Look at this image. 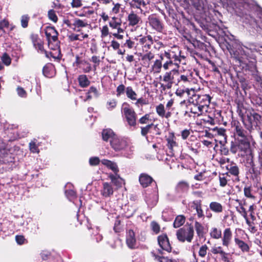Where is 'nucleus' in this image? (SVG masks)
<instances>
[{
  "instance_id": "obj_1",
  "label": "nucleus",
  "mask_w": 262,
  "mask_h": 262,
  "mask_svg": "<svg viewBox=\"0 0 262 262\" xmlns=\"http://www.w3.org/2000/svg\"><path fill=\"white\" fill-rule=\"evenodd\" d=\"M231 57L234 59L235 64L243 71L250 72L253 74L255 70V53L257 52L256 46L253 45L250 48L238 44L232 48L230 45L227 46Z\"/></svg>"
},
{
  "instance_id": "obj_2",
  "label": "nucleus",
  "mask_w": 262,
  "mask_h": 262,
  "mask_svg": "<svg viewBox=\"0 0 262 262\" xmlns=\"http://www.w3.org/2000/svg\"><path fill=\"white\" fill-rule=\"evenodd\" d=\"M235 7L234 11L236 15L241 17L243 23L253 29V33H260L262 30V12L258 13L257 19H255L249 14V6L248 4H237L235 5Z\"/></svg>"
},
{
  "instance_id": "obj_3",
  "label": "nucleus",
  "mask_w": 262,
  "mask_h": 262,
  "mask_svg": "<svg viewBox=\"0 0 262 262\" xmlns=\"http://www.w3.org/2000/svg\"><path fill=\"white\" fill-rule=\"evenodd\" d=\"M180 51L176 53L172 50H168L160 55V58L164 61L163 68L165 71L170 69L171 70L172 69L179 70L181 59L183 58L180 55Z\"/></svg>"
},
{
  "instance_id": "obj_4",
  "label": "nucleus",
  "mask_w": 262,
  "mask_h": 262,
  "mask_svg": "<svg viewBox=\"0 0 262 262\" xmlns=\"http://www.w3.org/2000/svg\"><path fill=\"white\" fill-rule=\"evenodd\" d=\"M111 145L116 151L121 150L126 151L127 157H128L133 150V146H132L127 139L117 136L114 138L112 140H111Z\"/></svg>"
},
{
  "instance_id": "obj_5",
  "label": "nucleus",
  "mask_w": 262,
  "mask_h": 262,
  "mask_svg": "<svg viewBox=\"0 0 262 262\" xmlns=\"http://www.w3.org/2000/svg\"><path fill=\"white\" fill-rule=\"evenodd\" d=\"M122 112L124 117L126 126L130 129H135L137 127V114L134 110L129 107H124Z\"/></svg>"
},
{
  "instance_id": "obj_6",
  "label": "nucleus",
  "mask_w": 262,
  "mask_h": 262,
  "mask_svg": "<svg viewBox=\"0 0 262 262\" xmlns=\"http://www.w3.org/2000/svg\"><path fill=\"white\" fill-rule=\"evenodd\" d=\"M194 235L193 226L190 225L187 227H183L177 232V236L179 241L184 242L185 241L191 242Z\"/></svg>"
},
{
  "instance_id": "obj_7",
  "label": "nucleus",
  "mask_w": 262,
  "mask_h": 262,
  "mask_svg": "<svg viewBox=\"0 0 262 262\" xmlns=\"http://www.w3.org/2000/svg\"><path fill=\"white\" fill-rule=\"evenodd\" d=\"M46 35L48 39L49 45L51 46L52 41L54 43V47H51L53 50L59 49V42L58 40V33L54 27H49L46 31Z\"/></svg>"
},
{
  "instance_id": "obj_8",
  "label": "nucleus",
  "mask_w": 262,
  "mask_h": 262,
  "mask_svg": "<svg viewBox=\"0 0 262 262\" xmlns=\"http://www.w3.org/2000/svg\"><path fill=\"white\" fill-rule=\"evenodd\" d=\"M179 70L176 69H172L169 72H166L163 77V81L166 84H161V87L163 90L170 89L172 87V83H173L174 75L178 74Z\"/></svg>"
},
{
  "instance_id": "obj_9",
  "label": "nucleus",
  "mask_w": 262,
  "mask_h": 262,
  "mask_svg": "<svg viewBox=\"0 0 262 262\" xmlns=\"http://www.w3.org/2000/svg\"><path fill=\"white\" fill-rule=\"evenodd\" d=\"M192 103L196 105H199L205 111H207L210 102V97L208 95H193L192 97Z\"/></svg>"
},
{
  "instance_id": "obj_10",
  "label": "nucleus",
  "mask_w": 262,
  "mask_h": 262,
  "mask_svg": "<svg viewBox=\"0 0 262 262\" xmlns=\"http://www.w3.org/2000/svg\"><path fill=\"white\" fill-rule=\"evenodd\" d=\"M189 188V184L187 181H179L175 187L176 194L180 197L184 196L188 192Z\"/></svg>"
},
{
  "instance_id": "obj_11",
  "label": "nucleus",
  "mask_w": 262,
  "mask_h": 262,
  "mask_svg": "<svg viewBox=\"0 0 262 262\" xmlns=\"http://www.w3.org/2000/svg\"><path fill=\"white\" fill-rule=\"evenodd\" d=\"M158 244L163 250L170 252L171 247L170 245L168 238L166 234L161 235L158 237Z\"/></svg>"
},
{
  "instance_id": "obj_12",
  "label": "nucleus",
  "mask_w": 262,
  "mask_h": 262,
  "mask_svg": "<svg viewBox=\"0 0 262 262\" xmlns=\"http://www.w3.org/2000/svg\"><path fill=\"white\" fill-rule=\"evenodd\" d=\"M167 146L169 150L172 152L178 147V144L176 142V138L173 133H170L166 137Z\"/></svg>"
},
{
  "instance_id": "obj_13",
  "label": "nucleus",
  "mask_w": 262,
  "mask_h": 262,
  "mask_svg": "<svg viewBox=\"0 0 262 262\" xmlns=\"http://www.w3.org/2000/svg\"><path fill=\"white\" fill-rule=\"evenodd\" d=\"M127 20L128 22V26L132 27L137 26L142 22L141 17L133 11L128 14Z\"/></svg>"
},
{
  "instance_id": "obj_14",
  "label": "nucleus",
  "mask_w": 262,
  "mask_h": 262,
  "mask_svg": "<svg viewBox=\"0 0 262 262\" xmlns=\"http://www.w3.org/2000/svg\"><path fill=\"white\" fill-rule=\"evenodd\" d=\"M126 243L127 246L130 249H134L136 247V239L134 232L129 230L126 233Z\"/></svg>"
},
{
  "instance_id": "obj_15",
  "label": "nucleus",
  "mask_w": 262,
  "mask_h": 262,
  "mask_svg": "<svg viewBox=\"0 0 262 262\" xmlns=\"http://www.w3.org/2000/svg\"><path fill=\"white\" fill-rule=\"evenodd\" d=\"M149 23L153 29L161 31L163 28L162 24L159 19L154 15L149 16L148 17Z\"/></svg>"
},
{
  "instance_id": "obj_16",
  "label": "nucleus",
  "mask_w": 262,
  "mask_h": 262,
  "mask_svg": "<svg viewBox=\"0 0 262 262\" xmlns=\"http://www.w3.org/2000/svg\"><path fill=\"white\" fill-rule=\"evenodd\" d=\"M43 75L47 78H52L55 75V67L52 63L46 64L42 69Z\"/></svg>"
},
{
  "instance_id": "obj_17",
  "label": "nucleus",
  "mask_w": 262,
  "mask_h": 262,
  "mask_svg": "<svg viewBox=\"0 0 262 262\" xmlns=\"http://www.w3.org/2000/svg\"><path fill=\"white\" fill-rule=\"evenodd\" d=\"M232 237V233L229 228H226L223 232L222 237V244L224 246L228 247L230 245Z\"/></svg>"
},
{
  "instance_id": "obj_18",
  "label": "nucleus",
  "mask_w": 262,
  "mask_h": 262,
  "mask_svg": "<svg viewBox=\"0 0 262 262\" xmlns=\"http://www.w3.org/2000/svg\"><path fill=\"white\" fill-rule=\"evenodd\" d=\"M114 189L111 183L104 182L101 190V194L105 197H109L113 194Z\"/></svg>"
},
{
  "instance_id": "obj_19",
  "label": "nucleus",
  "mask_w": 262,
  "mask_h": 262,
  "mask_svg": "<svg viewBox=\"0 0 262 262\" xmlns=\"http://www.w3.org/2000/svg\"><path fill=\"white\" fill-rule=\"evenodd\" d=\"M237 147L239 151L248 152L250 150V143L246 138H242L238 140Z\"/></svg>"
},
{
  "instance_id": "obj_20",
  "label": "nucleus",
  "mask_w": 262,
  "mask_h": 262,
  "mask_svg": "<svg viewBox=\"0 0 262 262\" xmlns=\"http://www.w3.org/2000/svg\"><path fill=\"white\" fill-rule=\"evenodd\" d=\"M141 185L143 187H147L153 181V179L146 173H141L139 178Z\"/></svg>"
},
{
  "instance_id": "obj_21",
  "label": "nucleus",
  "mask_w": 262,
  "mask_h": 262,
  "mask_svg": "<svg viewBox=\"0 0 262 262\" xmlns=\"http://www.w3.org/2000/svg\"><path fill=\"white\" fill-rule=\"evenodd\" d=\"M102 139L105 141L112 140L114 138L116 137L117 135L114 133L112 129L108 128L104 129L102 133Z\"/></svg>"
},
{
  "instance_id": "obj_22",
  "label": "nucleus",
  "mask_w": 262,
  "mask_h": 262,
  "mask_svg": "<svg viewBox=\"0 0 262 262\" xmlns=\"http://www.w3.org/2000/svg\"><path fill=\"white\" fill-rule=\"evenodd\" d=\"M101 163L111 169L114 173H118L119 169L116 163L107 159H103L101 161Z\"/></svg>"
},
{
  "instance_id": "obj_23",
  "label": "nucleus",
  "mask_w": 262,
  "mask_h": 262,
  "mask_svg": "<svg viewBox=\"0 0 262 262\" xmlns=\"http://www.w3.org/2000/svg\"><path fill=\"white\" fill-rule=\"evenodd\" d=\"M109 178L111 180L112 182L117 187H120L123 183V179L118 174V173L114 174H110Z\"/></svg>"
},
{
  "instance_id": "obj_24",
  "label": "nucleus",
  "mask_w": 262,
  "mask_h": 262,
  "mask_svg": "<svg viewBox=\"0 0 262 262\" xmlns=\"http://www.w3.org/2000/svg\"><path fill=\"white\" fill-rule=\"evenodd\" d=\"M99 96V93L97 89L92 86L86 93V99L85 100H89L93 97L97 98Z\"/></svg>"
},
{
  "instance_id": "obj_25",
  "label": "nucleus",
  "mask_w": 262,
  "mask_h": 262,
  "mask_svg": "<svg viewBox=\"0 0 262 262\" xmlns=\"http://www.w3.org/2000/svg\"><path fill=\"white\" fill-rule=\"evenodd\" d=\"M77 79L79 86L82 88L88 87L91 83L87 76L84 74L79 75Z\"/></svg>"
},
{
  "instance_id": "obj_26",
  "label": "nucleus",
  "mask_w": 262,
  "mask_h": 262,
  "mask_svg": "<svg viewBox=\"0 0 262 262\" xmlns=\"http://www.w3.org/2000/svg\"><path fill=\"white\" fill-rule=\"evenodd\" d=\"M33 46L38 53L45 54L48 56L47 52L44 50L42 42L40 39L33 40Z\"/></svg>"
},
{
  "instance_id": "obj_27",
  "label": "nucleus",
  "mask_w": 262,
  "mask_h": 262,
  "mask_svg": "<svg viewBox=\"0 0 262 262\" xmlns=\"http://www.w3.org/2000/svg\"><path fill=\"white\" fill-rule=\"evenodd\" d=\"M189 106L190 107V112L194 114H196L198 116L202 115L203 112L205 111V110L203 108H202L201 106L195 104H193L192 102L189 105Z\"/></svg>"
},
{
  "instance_id": "obj_28",
  "label": "nucleus",
  "mask_w": 262,
  "mask_h": 262,
  "mask_svg": "<svg viewBox=\"0 0 262 262\" xmlns=\"http://www.w3.org/2000/svg\"><path fill=\"white\" fill-rule=\"evenodd\" d=\"M234 241L235 244L243 252H248L249 251L250 248L249 246L244 241L237 238H235Z\"/></svg>"
},
{
  "instance_id": "obj_29",
  "label": "nucleus",
  "mask_w": 262,
  "mask_h": 262,
  "mask_svg": "<svg viewBox=\"0 0 262 262\" xmlns=\"http://www.w3.org/2000/svg\"><path fill=\"white\" fill-rule=\"evenodd\" d=\"M209 208L215 213H221L223 211V206L217 202H212L209 204Z\"/></svg>"
},
{
  "instance_id": "obj_30",
  "label": "nucleus",
  "mask_w": 262,
  "mask_h": 262,
  "mask_svg": "<svg viewBox=\"0 0 262 262\" xmlns=\"http://www.w3.org/2000/svg\"><path fill=\"white\" fill-rule=\"evenodd\" d=\"M192 207L195 209L198 217L201 218L204 216V214L201 207V204L198 201H193Z\"/></svg>"
},
{
  "instance_id": "obj_31",
  "label": "nucleus",
  "mask_w": 262,
  "mask_h": 262,
  "mask_svg": "<svg viewBox=\"0 0 262 262\" xmlns=\"http://www.w3.org/2000/svg\"><path fill=\"white\" fill-rule=\"evenodd\" d=\"M185 222V217L183 215H178L173 222V225L175 228H179L183 225Z\"/></svg>"
},
{
  "instance_id": "obj_32",
  "label": "nucleus",
  "mask_w": 262,
  "mask_h": 262,
  "mask_svg": "<svg viewBox=\"0 0 262 262\" xmlns=\"http://www.w3.org/2000/svg\"><path fill=\"white\" fill-rule=\"evenodd\" d=\"M126 95L128 98L132 100H137V94L131 86L126 88Z\"/></svg>"
},
{
  "instance_id": "obj_33",
  "label": "nucleus",
  "mask_w": 262,
  "mask_h": 262,
  "mask_svg": "<svg viewBox=\"0 0 262 262\" xmlns=\"http://www.w3.org/2000/svg\"><path fill=\"white\" fill-rule=\"evenodd\" d=\"M211 251L213 254H219L222 259H225L226 258V255L227 254L223 251L222 247L221 246L213 247L211 249Z\"/></svg>"
},
{
  "instance_id": "obj_34",
  "label": "nucleus",
  "mask_w": 262,
  "mask_h": 262,
  "mask_svg": "<svg viewBox=\"0 0 262 262\" xmlns=\"http://www.w3.org/2000/svg\"><path fill=\"white\" fill-rule=\"evenodd\" d=\"M73 26H74L75 28H84L88 26L89 24L88 22L85 20H81L79 18H75L74 19V22L73 23Z\"/></svg>"
},
{
  "instance_id": "obj_35",
  "label": "nucleus",
  "mask_w": 262,
  "mask_h": 262,
  "mask_svg": "<svg viewBox=\"0 0 262 262\" xmlns=\"http://www.w3.org/2000/svg\"><path fill=\"white\" fill-rule=\"evenodd\" d=\"M229 172L235 177H238L239 174V168L235 164H231L227 167Z\"/></svg>"
},
{
  "instance_id": "obj_36",
  "label": "nucleus",
  "mask_w": 262,
  "mask_h": 262,
  "mask_svg": "<svg viewBox=\"0 0 262 262\" xmlns=\"http://www.w3.org/2000/svg\"><path fill=\"white\" fill-rule=\"evenodd\" d=\"M158 196L156 194H152L148 198H146V202L149 207H152L157 204Z\"/></svg>"
},
{
  "instance_id": "obj_37",
  "label": "nucleus",
  "mask_w": 262,
  "mask_h": 262,
  "mask_svg": "<svg viewBox=\"0 0 262 262\" xmlns=\"http://www.w3.org/2000/svg\"><path fill=\"white\" fill-rule=\"evenodd\" d=\"M192 5L198 10L202 11L204 9V4L203 0H189Z\"/></svg>"
},
{
  "instance_id": "obj_38",
  "label": "nucleus",
  "mask_w": 262,
  "mask_h": 262,
  "mask_svg": "<svg viewBox=\"0 0 262 262\" xmlns=\"http://www.w3.org/2000/svg\"><path fill=\"white\" fill-rule=\"evenodd\" d=\"M194 228L196 233L199 237H202L204 235V228L203 226L199 222L195 221Z\"/></svg>"
},
{
  "instance_id": "obj_39",
  "label": "nucleus",
  "mask_w": 262,
  "mask_h": 262,
  "mask_svg": "<svg viewBox=\"0 0 262 262\" xmlns=\"http://www.w3.org/2000/svg\"><path fill=\"white\" fill-rule=\"evenodd\" d=\"M161 59H157L152 65V69L156 73H160L161 72L162 68H163V64L162 63Z\"/></svg>"
},
{
  "instance_id": "obj_40",
  "label": "nucleus",
  "mask_w": 262,
  "mask_h": 262,
  "mask_svg": "<svg viewBox=\"0 0 262 262\" xmlns=\"http://www.w3.org/2000/svg\"><path fill=\"white\" fill-rule=\"evenodd\" d=\"M210 234L211 236L215 239H219L221 238L222 236L221 230L216 228H212L211 229Z\"/></svg>"
},
{
  "instance_id": "obj_41",
  "label": "nucleus",
  "mask_w": 262,
  "mask_h": 262,
  "mask_svg": "<svg viewBox=\"0 0 262 262\" xmlns=\"http://www.w3.org/2000/svg\"><path fill=\"white\" fill-rule=\"evenodd\" d=\"M131 5L133 7L141 9L142 6L145 7L146 6V3L143 0H132Z\"/></svg>"
},
{
  "instance_id": "obj_42",
  "label": "nucleus",
  "mask_w": 262,
  "mask_h": 262,
  "mask_svg": "<svg viewBox=\"0 0 262 262\" xmlns=\"http://www.w3.org/2000/svg\"><path fill=\"white\" fill-rule=\"evenodd\" d=\"M65 194L67 199L70 201H72L76 198V192L72 189L66 190L65 191Z\"/></svg>"
},
{
  "instance_id": "obj_43",
  "label": "nucleus",
  "mask_w": 262,
  "mask_h": 262,
  "mask_svg": "<svg viewBox=\"0 0 262 262\" xmlns=\"http://www.w3.org/2000/svg\"><path fill=\"white\" fill-rule=\"evenodd\" d=\"M36 140L34 139L29 143L30 150L33 153H38L39 152V150L38 149V146L36 143Z\"/></svg>"
},
{
  "instance_id": "obj_44",
  "label": "nucleus",
  "mask_w": 262,
  "mask_h": 262,
  "mask_svg": "<svg viewBox=\"0 0 262 262\" xmlns=\"http://www.w3.org/2000/svg\"><path fill=\"white\" fill-rule=\"evenodd\" d=\"M156 113L160 117L163 118V116L165 115L164 113L166 112L163 104L160 103L157 105L156 107Z\"/></svg>"
},
{
  "instance_id": "obj_45",
  "label": "nucleus",
  "mask_w": 262,
  "mask_h": 262,
  "mask_svg": "<svg viewBox=\"0 0 262 262\" xmlns=\"http://www.w3.org/2000/svg\"><path fill=\"white\" fill-rule=\"evenodd\" d=\"M1 60L3 63L6 66L10 65L11 63V58L6 53L3 54L1 57Z\"/></svg>"
},
{
  "instance_id": "obj_46",
  "label": "nucleus",
  "mask_w": 262,
  "mask_h": 262,
  "mask_svg": "<svg viewBox=\"0 0 262 262\" xmlns=\"http://www.w3.org/2000/svg\"><path fill=\"white\" fill-rule=\"evenodd\" d=\"M251 101L254 105L262 108V96H253Z\"/></svg>"
},
{
  "instance_id": "obj_47",
  "label": "nucleus",
  "mask_w": 262,
  "mask_h": 262,
  "mask_svg": "<svg viewBox=\"0 0 262 262\" xmlns=\"http://www.w3.org/2000/svg\"><path fill=\"white\" fill-rule=\"evenodd\" d=\"M235 132L236 135L241 137L242 138H246V132L242 128V127L239 125H236L235 126Z\"/></svg>"
},
{
  "instance_id": "obj_48",
  "label": "nucleus",
  "mask_w": 262,
  "mask_h": 262,
  "mask_svg": "<svg viewBox=\"0 0 262 262\" xmlns=\"http://www.w3.org/2000/svg\"><path fill=\"white\" fill-rule=\"evenodd\" d=\"M90 61L94 63L93 68L94 69V70L96 71L97 67H98L100 62V57L94 55L92 57Z\"/></svg>"
},
{
  "instance_id": "obj_49",
  "label": "nucleus",
  "mask_w": 262,
  "mask_h": 262,
  "mask_svg": "<svg viewBox=\"0 0 262 262\" xmlns=\"http://www.w3.org/2000/svg\"><path fill=\"white\" fill-rule=\"evenodd\" d=\"M30 17L27 14L23 15L21 17V26L23 28H27Z\"/></svg>"
},
{
  "instance_id": "obj_50",
  "label": "nucleus",
  "mask_w": 262,
  "mask_h": 262,
  "mask_svg": "<svg viewBox=\"0 0 262 262\" xmlns=\"http://www.w3.org/2000/svg\"><path fill=\"white\" fill-rule=\"evenodd\" d=\"M17 95L21 98H26L27 93L26 91L21 86H17L16 88Z\"/></svg>"
},
{
  "instance_id": "obj_51",
  "label": "nucleus",
  "mask_w": 262,
  "mask_h": 262,
  "mask_svg": "<svg viewBox=\"0 0 262 262\" xmlns=\"http://www.w3.org/2000/svg\"><path fill=\"white\" fill-rule=\"evenodd\" d=\"M242 117L243 118V119H247L251 125L253 124V118L252 111H249L248 112H246V115H245L244 118L243 115H242Z\"/></svg>"
},
{
  "instance_id": "obj_52",
  "label": "nucleus",
  "mask_w": 262,
  "mask_h": 262,
  "mask_svg": "<svg viewBox=\"0 0 262 262\" xmlns=\"http://www.w3.org/2000/svg\"><path fill=\"white\" fill-rule=\"evenodd\" d=\"M48 17L54 23H56L58 20V17L55 13V12L53 10H50L48 11Z\"/></svg>"
},
{
  "instance_id": "obj_53",
  "label": "nucleus",
  "mask_w": 262,
  "mask_h": 262,
  "mask_svg": "<svg viewBox=\"0 0 262 262\" xmlns=\"http://www.w3.org/2000/svg\"><path fill=\"white\" fill-rule=\"evenodd\" d=\"M152 255L155 259L159 262H171V260L167 257L159 256L154 253H152Z\"/></svg>"
},
{
  "instance_id": "obj_54",
  "label": "nucleus",
  "mask_w": 262,
  "mask_h": 262,
  "mask_svg": "<svg viewBox=\"0 0 262 262\" xmlns=\"http://www.w3.org/2000/svg\"><path fill=\"white\" fill-rule=\"evenodd\" d=\"M208 250V247L206 245H202L199 249V255L201 257H204L206 254Z\"/></svg>"
},
{
  "instance_id": "obj_55",
  "label": "nucleus",
  "mask_w": 262,
  "mask_h": 262,
  "mask_svg": "<svg viewBox=\"0 0 262 262\" xmlns=\"http://www.w3.org/2000/svg\"><path fill=\"white\" fill-rule=\"evenodd\" d=\"M117 105V101L115 99H112L106 103V108L110 111L114 109Z\"/></svg>"
},
{
  "instance_id": "obj_56",
  "label": "nucleus",
  "mask_w": 262,
  "mask_h": 262,
  "mask_svg": "<svg viewBox=\"0 0 262 262\" xmlns=\"http://www.w3.org/2000/svg\"><path fill=\"white\" fill-rule=\"evenodd\" d=\"M82 64L83 65V68H82V70L84 73H89L92 70V67L89 62L88 61H84Z\"/></svg>"
},
{
  "instance_id": "obj_57",
  "label": "nucleus",
  "mask_w": 262,
  "mask_h": 262,
  "mask_svg": "<svg viewBox=\"0 0 262 262\" xmlns=\"http://www.w3.org/2000/svg\"><path fill=\"white\" fill-rule=\"evenodd\" d=\"M109 34V30L108 27L105 25L101 29V37L104 38Z\"/></svg>"
},
{
  "instance_id": "obj_58",
  "label": "nucleus",
  "mask_w": 262,
  "mask_h": 262,
  "mask_svg": "<svg viewBox=\"0 0 262 262\" xmlns=\"http://www.w3.org/2000/svg\"><path fill=\"white\" fill-rule=\"evenodd\" d=\"M153 43L152 37L150 35H147V40L145 43L144 47L146 49H149Z\"/></svg>"
},
{
  "instance_id": "obj_59",
  "label": "nucleus",
  "mask_w": 262,
  "mask_h": 262,
  "mask_svg": "<svg viewBox=\"0 0 262 262\" xmlns=\"http://www.w3.org/2000/svg\"><path fill=\"white\" fill-rule=\"evenodd\" d=\"M154 58V55L150 52L145 54L142 57V60L148 61V64H149V62Z\"/></svg>"
},
{
  "instance_id": "obj_60",
  "label": "nucleus",
  "mask_w": 262,
  "mask_h": 262,
  "mask_svg": "<svg viewBox=\"0 0 262 262\" xmlns=\"http://www.w3.org/2000/svg\"><path fill=\"white\" fill-rule=\"evenodd\" d=\"M70 41H74L76 40L82 41V39L80 38V34L72 33L68 36Z\"/></svg>"
},
{
  "instance_id": "obj_61",
  "label": "nucleus",
  "mask_w": 262,
  "mask_h": 262,
  "mask_svg": "<svg viewBox=\"0 0 262 262\" xmlns=\"http://www.w3.org/2000/svg\"><path fill=\"white\" fill-rule=\"evenodd\" d=\"M100 161L98 157H94L90 158L89 163L92 166H96L99 164Z\"/></svg>"
},
{
  "instance_id": "obj_62",
  "label": "nucleus",
  "mask_w": 262,
  "mask_h": 262,
  "mask_svg": "<svg viewBox=\"0 0 262 262\" xmlns=\"http://www.w3.org/2000/svg\"><path fill=\"white\" fill-rule=\"evenodd\" d=\"M126 91V88L123 84H120L117 88L116 92L117 96H120L121 94H123L124 91Z\"/></svg>"
},
{
  "instance_id": "obj_63",
  "label": "nucleus",
  "mask_w": 262,
  "mask_h": 262,
  "mask_svg": "<svg viewBox=\"0 0 262 262\" xmlns=\"http://www.w3.org/2000/svg\"><path fill=\"white\" fill-rule=\"evenodd\" d=\"M121 25V21H117V20H111L109 22V26L113 29H116L119 26Z\"/></svg>"
},
{
  "instance_id": "obj_64",
  "label": "nucleus",
  "mask_w": 262,
  "mask_h": 262,
  "mask_svg": "<svg viewBox=\"0 0 262 262\" xmlns=\"http://www.w3.org/2000/svg\"><path fill=\"white\" fill-rule=\"evenodd\" d=\"M151 227L152 231L156 233L159 232L160 228L158 224L156 222L153 221L151 223Z\"/></svg>"
}]
</instances>
